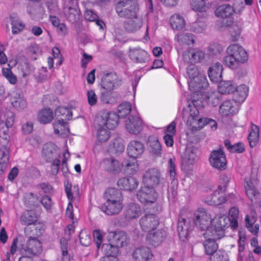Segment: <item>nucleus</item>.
Instances as JSON below:
<instances>
[{
    "label": "nucleus",
    "instance_id": "f257e3e1",
    "mask_svg": "<svg viewBox=\"0 0 261 261\" xmlns=\"http://www.w3.org/2000/svg\"><path fill=\"white\" fill-rule=\"evenodd\" d=\"M198 100L194 98L191 103H190L187 109L184 111V116L187 117V123L191 127L192 130H199L206 124L213 130L216 129L217 122L213 119L205 118L203 119L199 116V110L198 108Z\"/></svg>",
    "mask_w": 261,
    "mask_h": 261
},
{
    "label": "nucleus",
    "instance_id": "f03ea898",
    "mask_svg": "<svg viewBox=\"0 0 261 261\" xmlns=\"http://www.w3.org/2000/svg\"><path fill=\"white\" fill-rule=\"evenodd\" d=\"M226 55L223 58V63L231 69L238 68L241 64L246 62L248 56L245 49L241 46L233 44L226 48Z\"/></svg>",
    "mask_w": 261,
    "mask_h": 261
},
{
    "label": "nucleus",
    "instance_id": "7ed1b4c3",
    "mask_svg": "<svg viewBox=\"0 0 261 261\" xmlns=\"http://www.w3.org/2000/svg\"><path fill=\"white\" fill-rule=\"evenodd\" d=\"M14 122L13 112L6 110L0 112V151H9L8 128Z\"/></svg>",
    "mask_w": 261,
    "mask_h": 261
},
{
    "label": "nucleus",
    "instance_id": "20e7f679",
    "mask_svg": "<svg viewBox=\"0 0 261 261\" xmlns=\"http://www.w3.org/2000/svg\"><path fill=\"white\" fill-rule=\"evenodd\" d=\"M138 200L145 206L153 213H159L162 207L156 202L158 195L153 188L144 186L137 194Z\"/></svg>",
    "mask_w": 261,
    "mask_h": 261
},
{
    "label": "nucleus",
    "instance_id": "39448f33",
    "mask_svg": "<svg viewBox=\"0 0 261 261\" xmlns=\"http://www.w3.org/2000/svg\"><path fill=\"white\" fill-rule=\"evenodd\" d=\"M187 72L190 78L188 81L189 88L194 93H198L200 90L205 88L207 86L206 78L199 74L197 67L194 64L189 65L187 68Z\"/></svg>",
    "mask_w": 261,
    "mask_h": 261
},
{
    "label": "nucleus",
    "instance_id": "423d86ee",
    "mask_svg": "<svg viewBox=\"0 0 261 261\" xmlns=\"http://www.w3.org/2000/svg\"><path fill=\"white\" fill-rule=\"evenodd\" d=\"M115 9L119 17L128 18L139 13V6L134 0H116Z\"/></svg>",
    "mask_w": 261,
    "mask_h": 261
},
{
    "label": "nucleus",
    "instance_id": "0eeeda50",
    "mask_svg": "<svg viewBox=\"0 0 261 261\" xmlns=\"http://www.w3.org/2000/svg\"><path fill=\"white\" fill-rule=\"evenodd\" d=\"M145 210L147 211V213L140 219V225L145 231H154L159 224V219L156 216L158 213H153L150 211V209Z\"/></svg>",
    "mask_w": 261,
    "mask_h": 261
},
{
    "label": "nucleus",
    "instance_id": "6e6552de",
    "mask_svg": "<svg viewBox=\"0 0 261 261\" xmlns=\"http://www.w3.org/2000/svg\"><path fill=\"white\" fill-rule=\"evenodd\" d=\"M119 118L114 112L104 110L97 118L98 126L103 125L108 129H113L117 125Z\"/></svg>",
    "mask_w": 261,
    "mask_h": 261
},
{
    "label": "nucleus",
    "instance_id": "1a4fd4ad",
    "mask_svg": "<svg viewBox=\"0 0 261 261\" xmlns=\"http://www.w3.org/2000/svg\"><path fill=\"white\" fill-rule=\"evenodd\" d=\"M20 251L22 253L27 255H38L42 251L41 243L37 239L30 238L26 244L22 245Z\"/></svg>",
    "mask_w": 261,
    "mask_h": 261
},
{
    "label": "nucleus",
    "instance_id": "9d476101",
    "mask_svg": "<svg viewBox=\"0 0 261 261\" xmlns=\"http://www.w3.org/2000/svg\"><path fill=\"white\" fill-rule=\"evenodd\" d=\"M160 172L158 169L150 168L145 173L143 182L144 186L153 188L160 182Z\"/></svg>",
    "mask_w": 261,
    "mask_h": 261
},
{
    "label": "nucleus",
    "instance_id": "9b49d317",
    "mask_svg": "<svg viewBox=\"0 0 261 261\" xmlns=\"http://www.w3.org/2000/svg\"><path fill=\"white\" fill-rule=\"evenodd\" d=\"M65 5L64 13L66 18L72 23L76 22L80 14L76 0H68Z\"/></svg>",
    "mask_w": 261,
    "mask_h": 261
},
{
    "label": "nucleus",
    "instance_id": "f8f14e48",
    "mask_svg": "<svg viewBox=\"0 0 261 261\" xmlns=\"http://www.w3.org/2000/svg\"><path fill=\"white\" fill-rule=\"evenodd\" d=\"M210 162L214 168L220 170L225 169L226 167L225 156L221 149L214 150L211 152Z\"/></svg>",
    "mask_w": 261,
    "mask_h": 261
},
{
    "label": "nucleus",
    "instance_id": "ddd939ff",
    "mask_svg": "<svg viewBox=\"0 0 261 261\" xmlns=\"http://www.w3.org/2000/svg\"><path fill=\"white\" fill-rule=\"evenodd\" d=\"M195 224L201 230H206L212 222L211 215L205 211H199L197 212L194 219Z\"/></svg>",
    "mask_w": 261,
    "mask_h": 261
},
{
    "label": "nucleus",
    "instance_id": "4468645a",
    "mask_svg": "<svg viewBox=\"0 0 261 261\" xmlns=\"http://www.w3.org/2000/svg\"><path fill=\"white\" fill-rule=\"evenodd\" d=\"M198 150L194 147H188L182 156V168L188 170L189 166L193 165L198 159Z\"/></svg>",
    "mask_w": 261,
    "mask_h": 261
},
{
    "label": "nucleus",
    "instance_id": "2eb2a0df",
    "mask_svg": "<svg viewBox=\"0 0 261 261\" xmlns=\"http://www.w3.org/2000/svg\"><path fill=\"white\" fill-rule=\"evenodd\" d=\"M121 80L116 73H109L105 75L101 82V85L103 89L107 90H111L115 87L120 84Z\"/></svg>",
    "mask_w": 261,
    "mask_h": 261
},
{
    "label": "nucleus",
    "instance_id": "dca6fc26",
    "mask_svg": "<svg viewBox=\"0 0 261 261\" xmlns=\"http://www.w3.org/2000/svg\"><path fill=\"white\" fill-rule=\"evenodd\" d=\"M123 205L121 202L106 201L101 205V211L108 215H114L119 214L122 210Z\"/></svg>",
    "mask_w": 261,
    "mask_h": 261
},
{
    "label": "nucleus",
    "instance_id": "f3484780",
    "mask_svg": "<svg viewBox=\"0 0 261 261\" xmlns=\"http://www.w3.org/2000/svg\"><path fill=\"white\" fill-rule=\"evenodd\" d=\"M144 151V145L140 141L136 140L132 141L127 145V154L129 157L134 159H136L140 156Z\"/></svg>",
    "mask_w": 261,
    "mask_h": 261
},
{
    "label": "nucleus",
    "instance_id": "a211bd4d",
    "mask_svg": "<svg viewBox=\"0 0 261 261\" xmlns=\"http://www.w3.org/2000/svg\"><path fill=\"white\" fill-rule=\"evenodd\" d=\"M127 19V20L124 21L123 23V28L128 32L133 33L136 32L141 28L143 24V21L139 17L138 13L134 17Z\"/></svg>",
    "mask_w": 261,
    "mask_h": 261
},
{
    "label": "nucleus",
    "instance_id": "6ab92c4d",
    "mask_svg": "<svg viewBox=\"0 0 261 261\" xmlns=\"http://www.w3.org/2000/svg\"><path fill=\"white\" fill-rule=\"evenodd\" d=\"M165 232L161 229L155 230L148 232L147 240L148 243L154 247L160 245L165 239Z\"/></svg>",
    "mask_w": 261,
    "mask_h": 261
},
{
    "label": "nucleus",
    "instance_id": "aec40b11",
    "mask_svg": "<svg viewBox=\"0 0 261 261\" xmlns=\"http://www.w3.org/2000/svg\"><path fill=\"white\" fill-rule=\"evenodd\" d=\"M128 132L133 134H138L142 128V121L138 117L130 116L126 122Z\"/></svg>",
    "mask_w": 261,
    "mask_h": 261
},
{
    "label": "nucleus",
    "instance_id": "412c9836",
    "mask_svg": "<svg viewBox=\"0 0 261 261\" xmlns=\"http://www.w3.org/2000/svg\"><path fill=\"white\" fill-rule=\"evenodd\" d=\"M223 68L218 62L213 64L208 68V75L210 80L213 83H219L222 80Z\"/></svg>",
    "mask_w": 261,
    "mask_h": 261
},
{
    "label": "nucleus",
    "instance_id": "4be33fe9",
    "mask_svg": "<svg viewBox=\"0 0 261 261\" xmlns=\"http://www.w3.org/2000/svg\"><path fill=\"white\" fill-rule=\"evenodd\" d=\"M205 56L204 53L199 49L185 51L182 57L185 61L191 63H198L202 61Z\"/></svg>",
    "mask_w": 261,
    "mask_h": 261
},
{
    "label": "nucleus",
    "instance_id": "5701e85b",
    "mask_svg": "<svg viewBox=\"0 0 261 261\" xmlns=\"http://www.w3.org/2000/svg\"><path fill=\"white\" fill-rule=\"evenodd\" d=\"M101 166L106 171L114 174L118 172L120 170L119 162L113 158L103 159L101 163Z\"/></svg>",
    "mask_w": 261,
    "mask_h": 261
},
{
    "label": "nucleus",
    "instance_id": "b1692460",
    "mask_svg": "<svg viewBox=\"0 0 261 261\" xmlns=\"http://www.w3.org/2000/svg\"><path fill=\"white\" fill-rule=\"evenodd\" d=\"M191 230L192 228L189 220H186L182 218L179 219L177 223V231L181 239L184 241V239L187 237L189 231Z\"/></svg>",
    "mask_w": 261,
    "mask_h": 261
},
{
    "label": "nucleus",
    "instance_id": "393cba45",
    "mask_svg": "<svg viewBox=\"0 0 261 261\" xmlns=\"http://www.w3.org/2000/svg\"><path fill=\"white\" fill-rule=\"evenodd\" d=\"M141 207L138 204L132 203L128 204L124 211L125 218L127 220L137 219L141 215Z\"/></svg>",
    "mask_w": 261,
    "mask_h": 261
},
{
    "label": "nucleus",
    "instance_id": "a878e982",
    "mask_svg": "<svg viewBox=\"0 0 261 261\" xmlns=\"http://www.w3.org/2000/svg\"><path fill=\"white\" fill-rule=\"evenodd\" d=\"M43 154L46 156L47 160H53L59 159L60 158L59 148L53 144H47L43 147L42 150Z\"/></svg>",
    "mask_w": 261,
    "mask_h": 261
},
{
    "label": "nucleus",
    "instance_id": "bb28decb",
    "mask_svg": "<svg viewBox=\"0 0 261 261\" xmlns=\"http://www.w3.org/2000/svg\"><path fill=\"white\" fill-rule=\"evenodd\" d=\"M11 102L13 107L18 111L24 110L28 106L23 96L19 92H13L11 97Z\"/></svg>",
    "mask_w": 261,
    "mask_h": 261
},
{
    "label": "nucleus",
    "instance_id": "cd10ccee",
    "mask_svg": "<svg viewBox=\"0 0 261 261\" xmlns=\"http://www.w3.org/2000/svg\"><path fill=\"white\" fill-rule=\"evenodd\" d=\"M54 132L61 137H66L69 134V128L67 122L63 119L55 121L53 123Z\"/></svg>",
    "mask_w": 261,
    "mask_h": 261
},
{
    "label": "nucleus",
    "instance_id": "c85d7f7f",
    "mask_svg": "<svg viewBox=\"0 0 261 261\" xmlns=\"http://www.w3.org/2000/svg\"><path fill=\"white\" fill-rule=\"evenodd\" d=\"M117 185L120 189L132 191L137 188L138 182L133 177H122L118 180Z\"/></svg>",
    "mask_w": 261,
    "mask_h": 261
},
{
    "label": "nucleus",
    "instance_id": "c756f323",
    "mask_svg": "<svg viewBox=\"0 0 261 261\" xmlns=\"http://www.w3.org/2000/svg\"><path fill=\"white\" fill-rule=\"evenodd\" d=\"M129 57L136 63H145L148 58L147 53L141 48H134L130 50Z\"/></svg>",
    "mask_w": 261,
    "mask_h": 261
},
{
    "label": "nucleus",
    "instance_id": "7c9ffc66",
    "mask_svg": "<svg viewBox=\"0 0 261 261\" xmlns=\"http://www.w3.org/2000/svg\"><path fill=\"white\" fill-rule=\"evenodd\" d=\"M106 201L121 202L123 201V196L120 191L114 188L108 189L104 194Z\"/></svg>",
    "mask_w": 261,
    "mask_h": 261
},
{
    "label": "nucleus",
    "instance_id": "2f4dec72",
    "mask_svg": "<svg viewBox=\"0 0 261 261\" xmlns=\"http://www.w3.org/2000/svg\"><path fill=\"white\" fill-rule=\"evenodd\" d=\"M152 256L150 249L147 247L137 248L133 253L136 261H147Z\"/></svg>",
    "mask_w": 261,
    "mask_h": 261
},
{
    "label": "nucleus",
    "instance_id": "473e14b6",
    "mask_svg": "<svg viewBox=\"0 0 261 261\" xmlns=\"http://www.w3.org/2000/svg\"><path fill=\"white\" fill-rule=\"evenodd\" d=\"M212 223L215 228L223 231L226 227L231 226L230 219L224 215L215 217L213 220Z\"/></svg>",
    "mask_w": 261,
    "mask_h": 261
},
{
    "label": "nucleus",
    "instance_id": "72a5a7b5",
    "mask_svg": "<svg viewBox=\"0 0 261 261\" xmlns=\"http://www.w3.org/2000/svg\"><path fill=\"white\" fill-rule=\"evenodd\" d=\"M201 93L199 92L198 93V95H197V93H194V95L193 97V99L194 98L196 99V100H198V99H196L195 96V95L198 96L199 94L202 97V98L203 99H205L206 102L208 103V104L215 107L220 102V99H219V94L218 93L216 92H212L208 94H202V91H201ZM199 105L198 106V107Z\"/></svg>",
    "mask_w": 261,
    "mask_h": 261
},
{
    "label": "nucleus",
    "instance_id": "f704fd0d",
    "mask_svg": "<svg viewBox=\"0 0 261 261\" xmlns=\"http://www.w3.org/2000/svg\"><path fill=\"white\" fill-rule=\"evenodd\" d=\"M233 7L229 4L222 5L218 7L216 11L215 14L218 17L226 18L231 16L234 13Z\"/></svg>",
    "mask_w": 261,
    "mask_h": 261
},
{
    "label": "nucleus",
    "instance_id": "c9c22d12",
    "mask_svg": "<svg viewBox=\"0 0 261 261\" xmlns=\"http://www.w3.org/2000/svg\"><path fill=\"white\" fill-rule=\"evenodd\" d=\"M148 144L150 151L156 156H160L162 152V147L158 139L156 136H150L148 139Z\"/></svg>",
    "mask_w": 261,
    "mask_h": 261
},
{
    "label": "nucleus",
    "instance_id": "e433bc0d",
    "mask_svg": "<svg viewBox=\"0 0 261 261\" xmlns=\"http://www.w3.org/2000/svg\"><path fill=\"white\" fill-rule=\"evenodd\" d=\"M205 239H212L214 241L219 240L224 236V231L215 228L213 225L205 230L203 233Z\"/></svg>",
    "mask_w": 261,
    "mask_h": 261
},
{
    "label": "nucleus",
    "instance_id": "4c0bfd02",
    "mask_svg": "<svg viewBox=\"0 0 261 261\" xmlns=\"http://www.w3.org/2000/svg\"><path fill=\"white\" fill-rule=\"evenodd\" d=\"M218 91L223 94L233 93L236 90V85L232 81H225L220 82L218 87Z\"/></svg>",
    "mask_w": 261,
    "mask_h": 261
},
{
    "label": "nucleus",
    "instance_id": "58836bf2",
    "mask_svg": "<svg viewBox=\"0 0 261 261\" xmlns=\"http://www.w3.org/2000/svg\"><path fill=\"white\" fill-rule=\"evenodd\" d=\"M124 145L122 140L120 138H116L114 139L113 142L109 146V151L113 154H119L124 151Z\"/></svg>",
    "mask_w": 261,
    "mask_h": 261
},
{
    "label": "nucleus",
    "instance_id": "ea45409f",
    "mask_svg": "<svg viewBox=\"0 0 261 261\" xmlns=\"http://www.w3.org/2000/svg\"><path fill=\"white\" fill-rule=\"evenodd\" d=\"M37 221V216L33 211H27L23 213L20 218V222L22 225H30Z\"/></svg>",
    "mask_w": 261,
    "mask_h": 261
},
{
    "label": "nucleus",
    "instance_id": "a19ab883",
    "mask_svg": "<svg viewBox=\"0 0 261 261\" xmlns=\"http://www.w3.org/2000/svg\"><path fill=\"white\" fill-rule=\"evenodd\" d=\"M39 122L42 124L48 123L53 119V112L49 108H45L39 111L38 114Z\"/></svg>",
    "mask_w": 261,
    "mask_h": 261
},
{
    "label": "nucleus",
    "instance_id": "79ce46f5",
    "mask_svg": "<svg viewBox=\"0 0 261 261\" xmlns=\"http://www.w3.org/2000/svg\"><path fill=\"white\" fill-rule=\"evenodd\" d=\"M170 24L173 29L180 30L184 28L186 22L182 17L178 14H174L170 19Z\"/></svg>",
    "mask_w": 261,
    "mask_h": 261
},
{
    "label": "nucleus",
    "instance_id": "37998d69",
    "mask_svg": "<svg viewBox=\"0 0 261 261\" xmlns=\"http://www.w3.org/2000/svg\"><path fill=\"white\" fill-rule=\"evenodd\" d=\"M256 218L253 216L247 215L245 217L246 226L248 230L253 234H256L259 230V226L258 224H254Z\"/></svg>",
    "mask_w": 261,
    "mask_h": 261
},
{
    "label": "nucleus",
    "instance_id": "c03bdc74",
    "mask_svg": "<svg viewBox=\"0 0 261 261\" xmlns=\"http://www.w3.org/2000/svg\"><path fill=\"white\" fill-rule=\"evenodd\" d=\"M205 239L206 240L203 243L205 252L207 255L213 256L218 251V245L216 243V241L207 238Z\"/></svg>",
    "mask_w": 261,
    "mask_h": 261
},
{
    "label": "nucleus",
    "instance_id": "a18cd8bd",
    "mask_svg": "<svg viewBox=\"0 0 261 261\" xmlns=\"http://www.w3.org/2000/svg\"><path fill=\"white\" fill-rule=\"evenodd\" d=\"M223 191L218 190L215 191L212 195L211 198L207 200V202L210 205H219L225 201V198L223 194Z\"/></svg>",
    "mask_w": 261,
    "mask_h": 261
},
{
    "label": "nucleus",
    "instance_id": "49530a36",
    "mask_svg": "<svg viewBox=\"0 0 261 261\" xmlns=\"http://www.w3.org/2000/svg\"><path fill=\"white\" fill-rule=\"evenodd\" d=\"M234 93L236 100L238 102H243L246 99L248 90L245 85H241L236 87Z\"/></svg>",
    "mask_w": 261,
    "mask_h": 261
},
{
    "label": "nucleus",
    "instance_id": "de8ad7c7",
    "mask_svg": "<svg viewBox=\"0 0 261 261\" xmlns=\"http://www.w3.org/2000/svg\"><path fill=\"white\" fill-rule=\"evenodd\" d=\"M258 137L259 128L257 125L252 124L248 138L250 146L251 147H253L256 145L258 140Z\"/></svg>",
    "mask_w": 261,
    "mask_h": 261
},
{
    "label": "nucleus",
    "instance_id": "09e8293b",
    "mask_svg": "<svg viewBox=\"0 0 261 261\" xmlns=\"http://www.w3.org/2000/svg\"><path fill=\"white\" fill-rule=\"evenodd\" d=\"M244 187L247 196L251 201H253L259 193L250 181L246 180L244 184Z\"/></svg>",
    "mask_w": 261,
    "mask_h": 261
},
{
    "label": "nucleus",
    "instance_id": "8fccbe9b",
    "mask_svg": "<svg viewBox=\"0 0 261 261\" xmlns=\"http://www.w3.org/2000/svg\"><path fill=\"white\" fill-rule=\"evenodd\" d=\"M177 40L181 45H190L194 43V36L190 33H181L176 37Z\"/></svg>",
    "mask_w": 261,
    "mask_h": 261
},
{
    "label": "nucleus",
    "instance_id": "3c124183",
    "mask_svg": "<svg viewBox=\"0 0 261 261\" xmlns=\"http://www.w3.org/2000/svg\"><path fill=\"white\" fill-rule=\"evenodd\" d=\"M219 111L220 113L225 116L236 113L233 103L230 100L223 102L220 106Z\"/></svg>",
    "mask_w": 261,
    "mask_h": 261
},
{
    "label": "nucleus",
    "instance_id": "603ef678",
    "mask_svg": "<svg viewBox=\"0 0 261 261\" xmlns=\"http://www.w3.org/2000/svg\"><path fill=\"white\" fill-rule=\"evenodd\" d=\"M131 110L132 106L130 103L127 102H123L118 106L117 116L119 118H124L129 114Z\"/></svg>",
    "mask_w": 261,
    "mask_h": 261
},
{
    "label": "nucleus",
    "instance_id": "864d4df0",
    "mask_svg": "<svg viewBox=\"0 0 261 261\" xmlns=\"http://www.w3.org/2000/svg\"><path fill=\"white\" fill-rule=\"evenodd\" d=\"M241 32V27L237 23H233L229 28V32L230 34V39L231 41H236L240 35Z\"/></svg>",
    "mask_w": 261,
    "mask_h": 261
},
{
    "label": "nucleus",
    "instance_id": "5fc2aeb1",
    "mask_svg": "<svg viewBox=\"0 0 261 261\" xmlns=\"http://www.w3.org/2000/svg\"><path fill=\"white\" fill-rule=\"evenodd\" d=\"M239 215V210L237 207H231L229 211V217L231 227L233 229L238 227V219Z\"/></svg>",
    "mask_w": 261,
    "mask_h": 261
},
{
    "label": "nucleus",
    "instance_id": "6e6d98bb",
    "mask_svg": "<svg viewBox=\"0 0 261 261\" xmlns=\"http://www.w3.org/2000/svg\"><path fill=\"white\" fill-rule=\"evenodd\" d=\"M101 250L106 254L105 256H116L118 252V249L115 245L110 244H103Z\"/></svg>",
    "mask_w": 261,
    "mask_h": 261
},
{
    "label": "nucleus",
    "instance_id": "4d7b16f0",
    "mask_svg": "<svg viewBox=\"0 0 261 261\" xmlns=\"http://www.w3.org/2000/svg\"><path fill=\"white\" fill-rule=\"evenodd\" d=\"M9 159V151H0V174H3L7 167Z\"/></svg>",
    "mask_w": 261,
    "mask_h": 261
},
{
    "label": "nucleus",
    "instance_id": "13d9d810",
    "mask_svg": "<svg viewBox=\"0 0 261 261\" xmlns=\"http://www.w3.org/2000/svg\"><path fill=\"white\" fill-rule=\"evenodd\" d=\"M115 246L118 247H121L126 244L127 237L123 232L116 233L113 237Z\"/></svg>",
    "mask_w": 261,
    "mask_h": 261
},
{
    "label": "nucleus",
    "instance_id": "bf43d9fd",
    "mask_svg": "<svg viewBox=\"0 0 261 261\" xmlns=\"http://www.w3.org/2000/svg\"><path fill=\"white\" fill-rule=\"evenodd\" d=\"M123 166L125 167V170L129 174H134L137 171L138 168V164L136 159H134L133 161L126 160L122 163Z\"/></svg>",
    "mask_w": 261,
    "mask_h": 261
},
{
    "label": "nucleus",
    "instance_id": "052dcab7",
    "mask_svg": "<svg viewBox=\"0 0 261 261\" xmlns=\"http://www.w3.org/2000/svg\"><path fill=\"white\" fill-rule=\"evenodd\" d=\"M38 200V196L33 193H28L24 195V203L29 207L36 206L37 205Z\"/></svg>",
    "mask_w": 261,
    "mask_h": 261
},
{
    "label": "nucleus",
    "instance_id": "680f3d73",
    "mask_svg": "<svg viewBox=\"0 0 261 261\" xmlns=\"http://www.w3.org/2000/svg\"><path fill=\"white\" fill-rule=\"evenodd\" d=\"M55 114L57 116L63 117L65 120H70L72 116V113L70 110L64 107H58L55 111Z\"/></svg>",
    "mask_w": 261,
    "mask_h": 261
},
{
    "label": "nucleus",
    "instance_id": "e2e57ef3",
    "mask_svg": "<svg viewBox=\"0 0 261 261\" xmlns=\"http://www.w3.org/2000/svg\"><path fill=\"white\" fill-rule=\"evenodd\" d=\"M206 28L205 21L203 19H198L191 25V30L196 33H201Z\"/></svg>",
    "mask_w": 261,
    "mask_h": 261
},
{
    "label": "nucleus",
    "instance_id": "0e129e2a",
    "mask_svg": "<svg viewBox=\"0 0 261 261\" xmlns=\"http://www.w3.org/2000/svg\"><path fill=\"white\" fill-rule=\"evenodd\" d=\"M99 128L97 130V137L100 142H106L109 138L110 132L106 129V127L103 125L98 126Z\"/></svg>",
    "mask_w": 261,
    "mask_h": 261
},
{
    "label": "nucleus",
    "instance_id": "69168bd1",
    "mask_svg": "<svg viewBox=\"0 0 261 261\" xmlns=\"http://www.w3.org/2000/svg\"><path fill=\"white\" fill-rule=\"evenodd\" d=\"M10 18L12 21V33L15 34H18L23 29L24 25L22 22L18 21L16 17L11 16Z\"/></svg>",
    "mask_w": 261,
    "mask_h": 261
},
{
    "label": "nucleus",
    "instance_id": "338daca9",
    "mask_svg": "<svg viewBox=\"0 0 261 261\" xmlns=\"http://www.w3.org/2000/svg\"><path fill=\"white\" fill-rule=\"evenodd\" d=\"M191 5L193 9L199 12L205 11L206 9L204 0H191Z\"/></svg>",
    "mask_w": 261,
    "mask_h": 261
},
{
    "label": "nucleus",
    "instance_id": "774afa93",
    "mask_svg": "<svg viewBox=\"0 0 261 261\" xmlns=\"http://www.w3.org/2000/svg\"><path fill=\"white\" fill-rule=\"evenodd\" d=\"M213 261H228V255L224 251L218 250L215 254L211 257Z\"/></svg>",
    "mask_w": 261,
    "mask_h": 261
}]
</instances>
